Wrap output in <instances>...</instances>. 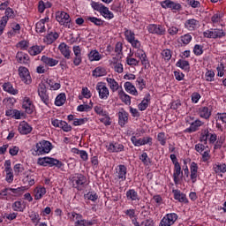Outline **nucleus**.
Instances as JSON below:
<instances>
[{
    "instance_id": "obj_60",
    "label": "nucleus",
    "mask_w": 226,
    "mask_h": 226,
    "mask_svg": "<svg viewBox=\"0 0 226 226\" xmlns=\"http://www.w3.org/2000/svg\"><path fill=\"white\" fill-rule=\"evenodd\" d=\"M126 63L129 66H139V61L135 59V58H132L130 56H127L126 57Z\"/></svg>"
},
{
    "instance_id": "obj_1",
    "label": "nucleus",
    "mask_w": 226,
    "mask_h": 226,
    "mask_svg": "<svg viewBox=\"0 0 226 226\" xmlns=\"http://www.w3.org/2000/svg\"><path fill=\"white\" fill-rule=\"evenodd\" d=\"M69 182L71 186H72L79 192H81V190H84L86 183H87V178L86 177V176L80 173H75L73 175H71V177H69Z\"/></svg>"
},
{
    "instance_id": "obj_52",
    "label": "nucleus",
    "mask_w": 226,
    "mask_h": 226,
    "mask_svg": "<svg viewBox=\"0 0 226 226\" xmlns=\"http://www.w3.org/2000/svg\"><path fill=\"white\" fill-rule=\"evenodd\" d=\"M140 61L145 68H149V66H151V64H149V59H147V55H146V53H142L140 56Z\"/></svg>"
},
{
    "instance_id": "obj_21",
    "label": "nucleus",
    "mask_w": 226,
    "mask_h": 226,
    "mask_svg": "<svg viewBox=\"0 0 226 226\" xmlns=\"http://www.w3.org/2000/svg\"><path fill=\"white\" fill-rule=\"evenodd\" d=\"M174 199L178 200V202H184V204H188V199H186V194L181 192L179 190H173Z\"/></svg>"
},
{
    "instance_id": "obj_53",
    "label": "nucleus",
    "mask_w": 226,
    "mask_h": 226,
    "mask_svg": "<svg viewBox=\"0 0 226 226\" xmlns=\"http://www.w3.org/2000/svg\"><path fill=\"white\" fill-rule=\"evenodd\" d=\"M204 47L202 45L196 44L193 48V54L195 56H202L204 54Z\"/></svg>"
},
{
    "instance_id": "obj_38",
    "label": "nucleus",
    "mask_w": 226,
    "mask_h": 226,
    "mask_svg": "<svg viewBox=\"0 0 226 226\" xmlns=\"http://www.w3.org/2000/svg\"><path fill=\"white\" fill-rule=\"evenodd\" d=\"M105 75H107V70L103 67L99 66L93 71V77H105Z\"/></svg>"
},
{
    "instance_id": "obj_57",
    "label": "nucleus",
    "mask_w": 226,
    "mask_h": 226,
    "mask_svg": "<svg viewBox=\"0 0 226 226\" xmlns=\"http://www.w3.org/2000/svg\"><path fill=\"white\" fill-rule=\"evenodd\" d=\"M180 40L184 45H188L190 41H192V35L190 34H186L180 37Z\"/></svg>"
},
{
    "instance_id": "obj_4",
    "label": "nucleus",
    "mask_w": 226,
    "mask_h": 226,
    "mask_svg": "<svg viewBox=\"0 0 226 226\" xmlns=\"http://www.w3.org/2000/svg\"><path fill=\"white\" fill-rule=\"evenodd\" d=\"M56 19L60 26H64V27H67L68 29L72 28V18H70V14H68L67 12H56Z\"/></svg>"
},
{
    "instance_id": "obj_64",
    "label": "nucleus",
    "mask_w": 226,
    "mask_h": 226,
    "mask_svg": "<svg viewBox=\"0 0 226 226\" xmlns=\"http://www.w3.org/2000/svg\"><path fill=\"white\" fill-rule=\"evenodd\" d=\"M13 170H14L16 176H19L24 170V166L20 163H18V164L14 165Z\"/></svg>"
},
{
    "instance_id": "obj_48",
    "label": "nucleus",
    "mask_w": 226,
    "mask_h": 226,
    "mask_svg": "<svg viewBox=\"0 0 226 226\" xmlns=\"http://www.w3.org/2000/svg\"><path fill=\"white\" fill-rule=\"evenodd\" d=\"M139 160L146 166L151 165V158L147 156V153L144 152L141 155H139Z\"/></svg>"
},
{
    "instance_id": "obj_46",
    "label": "nucleus",
    "mask_w": 226,
    "mask_h": 226,
    "mask_svg": "<svg viewBox=\"0 0 226 226\" xmlns=\"http://www.w3.org/2000/svg\"><path fill=\"white\" fill-rule=\"evenodd\" d=\"M214 170L216 174L222 172V174H225L226 172V164L225 163H218L214 166Z\"/></svg>"
},
{
    "instance_id": "obj_9",
    "label": "nucleus",
    "mask_w": 226,
    "mask_h": 226,
    "mask_svg": "<svg viewBox=\"0 0 226 226\" xmlns=\"http://www.w3.org/2000/svg\"><path fill=\"white\" fill-rule=\"evenodd\" d=\"M205 38H223L225 36V32H223L222 29L218 28H211L210 30H207V32L203 33Z\"/></svg>"
},
{
    "instance_id": "obj_63",
    "label": "nucleus",
    "mask_w": 226,
    "mask_h": 226,
    "mask_svg": "<svg viewBox=\"0 0 226 226\" xmlns=\"http://www.w3.org/2000/svg\"><path fill=\"white\" fill-rule=\"evenodd\" d=\"M60 128L64 131V132H72V125L68 124V123H66L65 121L62 120V124L60 125Z\"/></svg>"
},
{
    "instance_id": "obj_54",
    "label": "nucleus",
    "mask_w": 226,
    "mask_h": 226,
    "mask_svg": "<svg viewBox=\"0 0 226 226\" xmlns=\"http://www.w3.org/2000/svg\"><path fill=\"white\" fill-rule=\"evenodd\" d=\"M38 95L40 96L41 102L45 105H49L50 103V99L49 98V94L47 92H45L43 94H38Z\"/></svg>"
},
{
    "instance_id": "obj_51",
    "label": "nucleus",
    "mask_w": 226,
    "mask_h": 226,
    "mask_svg": "<svg viewBox=\"0 0 226 226\" xmlns=\"http://www.w3.org/2000/svg\"><path fill=\"white\" fill-rule=\"evenodd\" d=\"M157 140L160 142L161 146H165L167 144V136L165 132H159L157 134Z\"/></svg>"
},
{
    "instance_id": "obj_20",
    "label": "nucleus",
    "mask_w": 226,
    "mask_h": 226,
    "mask_svg": "<svg viewBox=\"0 0 226 226\" xmlns=\"http://www.w3.org/2000/svg\"><path fill=\"white\" fill-rule=\"evenodd\" d=\"M16 59H17L18 63H20V64H29V55L26 54L22 51H19L17 53Z\"/></svg>"
},
{
    "instance_id": "obj_12",
    "label": "nucleus",
    "mask_w": 226,
    "mask_h": 226,
    "mask_svg": "<svg viewBox=\"0 0 226 226\" xmlns=\"http://www.w3.org/2000/svg\"><path fill=\"white\" fill-rule=\"evenodd\" d=\"M109 153H121L124 151V146L118 142H111L107 146Z\"/></svg>"
},
{
    "instance_id": "obj_29",
    "label": "nucleus",
    "mask_w": 226,
    "mask_h": 226,
    "mask_svg": "<svg viewBox=\"0 0 226 226\" xmlns=\"http://www.w3.org/2000/svg\"><path fill=\"white\" fill-rule=\"evenodd\" d=\"M57 38H59V34H57V32H55V33L50 32L49 34H48L45 36L44 41L48 45H51V43L53 41H56V40H57Z\"/></svg>"
},
{
    "instance_id": "obj_2",
    "label": "nucleus",
    "mask_w": 226,
    "mask_h": 226,
    "mask_svg": "<svg viewBox=\"0 0 226 226\" xmlns=\"http://www.w3.org/2000/svg\"><path fill=\"white\" fill-rule=\"evenodd\" d=\"M91 7L95 11H99L104 19H107L108 20H112V19H114V13L109 10V7L103 5V4L92 1Z\"/></svg>"
},
{
    "instance_id": "obj_47",
    "label": "nucleus",
    "mask_w": 226,
    "mask_h": 226,
    "mask_svg": "<svg viewBox=\"0 0 226 226\" xmlns=\"http://www.w3.org/2000/svg\"><path fill=\"white\" fill-rule=\"evenodd\" d=\"M29 218H31L33 223H35V225H38V223H40V221L41 220V217H40V214L36 212H31L29 215Z\"/></svg>"
},
{
    "instance_id": "obj_15",
    "label": "nucleus",
    "mask_w": 226,
    "mask_h": 226,
    "mask_svg": "<svg viewBox=\"0 0 226 226\" xmlns=\"http://www.w3.org/2000/svg\"><path fill=\"white\" fill-rule=\"evenodd\" d=\"M18 130L21 135H29L33 132V127L27 122L23 121L19 124Z\"/></svg>"
},
{
    "instance_id": "obj_34",
    "label": "nucleus",
    "mask_w": 226,
    "mask_h": 226,
    "mask_svg": "<svg viewBox=\"0 0 226 226\" xmlns=\"http://www.w3.org/2000/svg\"><path fill=\"white\" fill-rule=\"evenodd\" d=\"M3 89L4 91H5L6 93H9L10 94H19V90L13 88V85H11V83L10 82L4 83L3 85Z\"/></svg>"
},
{
    "instance_id": "obj_10",
    "label": "nucleus",
    "mask_w": 226,
    "mask_h": 226,
    "mask_svg": "<svg viewBox=\"0 0 226 226\" xmlns=\"http://www.w3.org/2000/svg\"><path fill=\"white\" fill-rule=\"evenodd\" d=\"M19 75L25 84H31V74H29V70L24 66L19 68Z\"/></svg>"
},
{
    "instance_id": "obj_56",
    "label": "nucleus",
    "mask_w": 226,
    "mask_h": 226,
    "mask_svg": "<svg viewBox=\"0 0 226 226\" xmlns=\"http://www.w3.org/2000/svg\"><path fill=\"white\" fill-rule=\"evenodd\" d=\"M4 167L5 174H13V170L11 169V161L6 160L4 162Z\"/></svg>"
},
{
    "instance_id": "obj_7",
    "label": "nucleus",
    "mask_w": 226,
    "mask_h": 226,
    "mask_svg": "<svg viewBox=\"0 0 226 226\" xmlns=\"http://www.w3.org/2000/svg\"><path fill=\"white\" fill-rule=\"evenodd\" d=\"M177 214L176 213H170V214H167L161 221L160 225L159 226H171L174 225V223H176V222L177 221Z\"/></svg>"
},
{
    "instance_id": "obj_42",
    "label": "nucleus",
    "mask_w": 226,
    "mask_h": 226,
    "mask_svg": "<svg viewBox=\"0 0 226 226\" xmlns=\"http://www.w3.org/2000/svg\"><path fill=\"white\" fill-rule=\"evenodd\" d=\"M200 116L204 119H209V117H211V111L209 110V108L203 107L200 109Z\"/></svg>"
},
{
    "instance_id": "obj_36",
    "label": "nucleus",
    "mask_w": 226,
    "mask_h": 226,
    "mask_svg": "<svg viewBox=\"0 0 226 226\" xmlns=\"http://www.w3.org/2000/svg\"><path fill=\"white\" fill-rule=\"evenodd\" d=\"M41 52H43V46L35 45L28 49V54H30V56H38V54H41Z\"/></svg>"
},
{
    "instance_id": "obj_31",
    "label": "nucleus",
    "mask_w": 226,
    "mask_h": 226,
    "mask_svg": "<svg viewBox=\"0 0 226 226\" xmlns=\"http://www.w3.org/2000/svg\"><path fill=\"white\" fill-rule=\"evenodd\" d=\"M202 126V121L196 120L191 124V126L185 129L187 133H193V132H197L198 128Z\"/></svg>"
},
{
    "instance_id": "obj_11",
    "label": "nucleus",
    "mask_w": 226,
    "mask_h": 226,
    "mask_svg": "<svg viewBox=\"0 0 226 226\" xmlns=\"http://www.w3.org/2000/svg\"><path fill=\"white\" fill-rule=\"evenodd\" d=\"M162 8H164V10H167V8H170V10H176L177 11H179L181 10V4L172 2L171 0H164L161 2Z\"/></svg>"
},
{
    "instance_id": "obj_39",
    "label": "nucleus",
    "mask_w": 226,
    "mask_h": 226,
    "mask_svg": "<svg viewBox=\"0 0 226 226\" xmlns=\"http://www.w3.org/2000/svg\"><path fill=\"white\" fill-rule=\"evenodd\" d=\"M5 116L8 117H13L14 119H20V112L19 109H7L5 111Z\"/></svg>"
},
{
    "instance_id": "obj_59",
    "label": "nucleus",
    "mask_w": 226,
    "mask_h": 226,
    "mask_svg": "<svg viewBox=\"0 0 226 226\" xmlns=\"http://www.w3.org/2000/svg\"><path fill=\"white\" fill-rule=\"evenodd\" d=\"M86 198L88 200H92V202H95V200H98V194H96V192H89L86 194Z\"/></svg>"
},
{
    "instance_id": "obj_23",
    "label": "nucleus",
    "mask_w": 226,
    "mask_h": 226,
    "mask_svg": "<svg viewBox=\"0 0 226 226\" xmlns=\"http://www.w3.org/2000/svg\"><path fill=\"white\" fill-rule=\"evenodd\" d=\"M41 61L43 62L46 66H56V64H59V60H56L52 57H49L47 56H42L41 58Z\"/></svg>"
},
{
    "instance_id": "obj_13",
    "label": "nucleus",
    "mask_w": 226,
    "mask_h": 226,
    "mask_svg": "<svg viewBox=\"0 0 226 226\" xmlns=\"http://www.w3.org/2000/svg\"><path fill=\"white\" fill-rule=\"evenodd\" d=\"M22 109H25L26 114H33V112H34V104H33V102L29 97H25L23 99Z\"/></svg>"
},
{
    "instance_id": "obj_37",
    "label": "nucleus",
    "mask_w": 226,
    "mask_h": 226,
    "mask_svg": "<svg viewBox=\"0 0 226 226\" xmlns=\"http://www.w3.org/2000/svg\"><path fill=\"white\" fill-rule=\"evenodd\" d=\"M88 59L91 62H93V61H100V59H102V55L100 54V52H98V50L94 49V50H91L89 52Z\"/></svg>"
},
{
    "instance_id": "obj_28",
    "label": "nucleus",
    "mask_w": 226,
    "mask_h": 226,
    "mask_svg": "<svg viewBox=\"0 0 226 226\" xmlns=\"http://www.w3.org/2000/svg\"><path fill=\"white\" fill-rule=\"evenodd\" d=\"M174 173H173V179H174V183L175 185H177L179 183V176H181V174H183V170H181V164H175L174 165Z\"/></svg>"
},
{
    "instance_id": "obj_18",
    "label": "nucleus",
    "mask_w": 226,
    "mask_h": 226,
    "mask_svg": "<svg viewBox=\"0 0 226 226\" xmlns=\"http://www.w3.org/2000/svg\"><path fill=\"white\" fill-rule=\"evenodd\" d=\"M185 27L188 31H195L199 27V20L195 19H187L185 23Z\"/></svg>"
},
{
    "instance_id": "obj_27",
    "label": "nucleus",
    "mask_w": 226,
    "mask_h": 226,
    "mask_svg": "<svg viewBox=\"0 0 226 226\" xmlns=\"http://www.w3.org/2000/svg\"><path fill=\"white\" fill-rule=\"evenodd\" d=\"M176 66L177 68H181V70H184V72H190V62L185 59H179L176 63Z\"/></svg>"
},
{
    "instance_id": "obj_58",
    "label": "nucleus",
    "mask_w": 226,
    "mask_h": 226,
    "mask_svg": "<svg viewBox=\"0 0 226 226\" xmlns=\"http://www.w3.org/2000/svg\"><path fill=\"white\" fill-rule=\"evenodd\" d=\"M87 123V118H75L72 124L73 126H82Z\"/></svg>"
},
{
    "instance_id": "obj_30",
    "label": "nucleus",
    "mask_w": 226,
    "mask_h": 226,
    "mask_svg": "<svg viewBox=\"0 0 226 226\" xmlns=\"http://www.w3.org/2000/svg\"><path fill=\"white\" fill-rule=\"evenodd\" d=\"M34 192L35 200H40V199H42L43 195L47 193V189L45 187L39 186L36 187Z\"/></svg>"
},
{
    "instance_id": "obj_25",
    "label": "nucleus",
    "mask_w": 226,
    "mask_h": 226,
    "mask_svg": "<svg viewBox=\"0 0 226 226\" xmlns=\"http://www.w3.org/2000/svg\"><path fill=\"white\" fill-rule=\"evenodd\" d=\"M10 19H15V11H13V9L8 7L6 8L4 16L2 17L1 20L8 24Z\"/></svg>"
},
{
    "instance_id": "obj_55",
    "label": "nucleus",
    "mask_w": 226,
    "mask_h": 226,
    "mask_svg": "<svg viewBox=\"0 0 226 226\" xmlns=\"http://www.w3.org/2000/svg\"><path fill=\"white\" fill-rule=\"evenodd\" d=\"M161 54L164 58V61H169L170 59H172V51H170V49H164L162 51Z\"/></svg>"
},
{
    "instance_id": "obj_33",
    "label": "nucleus",
    "mask_w": 226,
    "mask_h": 226,
    "mask_svg": "<svg viewBox=\"0 0 226 226\" xmlns=\"http://www.w3.org/2000/svg\"><path fill=\"white\" fill-rule=\"evenodd\" d=\"M118 96L120 100H122V102L125 103V105H132V97H130V95H128L123 90L118 92Z\"/></svg>"
},
{
    "instance_id": "obj_6",
    "label": "nucleus",
    "mask_w": 226,
    "mask_h": 226,
    "mask_svg": "<svg viewBox=\"0 0 226 226\" xmlns=\"http://www.w3.org/2000/svg\"><path fill=\"white\" fill-rule=\"evenodd\" d=\"M147 31L151 33V34H157L158 36H163L167 33L165 26L156 24H150L147 26Z\"/></svg>"
},
{
    "instance_id": "obj_62",
    "label": "nucleus",
    "mask_w": 226,
    "mask_h": 226,
    "mask_svg": "<svg viewBox=\"0 0 226 226\" xmlns=\"http://www.w3.org/2000/svg\"><path fill=\"white\" fill-rule=\"evenodd\" d=\"M186 3L191 8H200V2L197 0H186Z\"/></svg>"
},
{
    "instance_id": "obj_35",
    "label": "nucleus",
    "mask_w": 226,
    "mask_h": 226,
    "mask_svg": "<svg viewBox=\"0 0 226 226\" xmlns=\"http://www.w3.org/2000/svg\"><path fill=\"white\" fill-rule=\"evenodd\" d=\"M106 80L108 82L109 87L111 89V91H113V93H116V91L119 89V83H117L116 79L112 78H107Z\"/></svg>"
},
{
    "instance_id": "obj_49",
    "label": "nucleus",
    "mask_w": 226,
    "mask_h": 226,
    "mask_svg": "<svg viewBox=\"0 0 226 226\" xmlns=\"http://www.w3.org/2000/svg\"><path fill=\"white\" fill-rule=\"evenodd\" d=\"M94 112L98 114V116H102L103 117H109V113L103 110L102 105H97L94 107Z\"/></svg>"
},
{
    "instance_id": "obj_26",
    "label": "nucleus",
    "mask_w": 226,
    "mask_h": 226,
    "mask_svg": "<svg viewBox=\"0 0 226 226\" xmlns=\"http://www.w3.org/2000/svg\"><path fill=\"white\" fill-rule=\"evenodd\" d=\"M124 87L127 93H130V94H133V96H139V92H137V88H135V86H133L132 82H125Z\"/></svg>"
},
{
    "instance_id": "obj_41",
    "label": "nucleus",
    "mask_w": 226,
    "mask_h": 226,
    "mask_svg": "<svg viewBox=\"0 0 226 226\" xmlns=\"http://www.w3.org/2000/svg\"><path fill=\"white\" fill-rule=\"evenodd\" d=\"M65 102H66V94H60L56 96L55 100V105H56V107H61L64 105Z\"/></svg>"
},
{
    "instance_id": "obj_22",
    "label": "nucleus",
    "mask_w": 226,
    "mask_h": 226,
    "mask_svg": "<svg viewBox=\"0 0 226 226\" xmlns=\"http://www.w3.org/2000/svg\"><path fill=\"white\" fill-rule=\"evenodd\" d=\"M191 181L192 183H197V177L199 176L197 172H199V166L197 162L191 163Z\"/></svg>"
},
{
    "instance_id": "obj_40",
    "label": "nucleus",
    "mask_w": 226,
    "mask_h": 226,
    "mask_svg": "<svg viewBox=\"0 0 226 226\" xmlns=\"http://www.w3.org/2000/svg\"><path fill=\"white\" fill-rule=\"evenodd\" d=\"M12 209L13 211H19L20 213H23L24 209H26V204H24V201H15L12 204Z\"/></svg>"
},
{
    "instance_id": "obj_5",
    "label": "nucleus",
    "mask_w": 226,
    "mask_h": 226,
    "mask_svg": "<svg viewBox=\"0 0 226 226\" xmlns=\"http://www.w3.org/2000/svg\"><path fill=\"white\" fill-rule=\"evenodd\" d=\"M49 151H52V143L48 140H41L36 143L35 152L40 154H47Z\"/></svg>"
},
{
    "instance_id": "obj_24",
    "label": "nucleus",
    "mask_w": 226,
    "mask_h": 226,
    "mask_svg": "<svg viewBox=\"0 0 226 226\" xmlns=\"http://www.w3.org/2000/svg\"><path fill=\"white\" fill-rule=\"evenodd\" d=\"M127 123H128V112L122 109V111L118 112V124H120L123 127Z\"/></svg>"
},
{
    "instance_id": "obj_44",
    "label": "nucleus",
    "mask_w": 226,
    "mask_h": 226,
    "mask_svg": "<svg viewBox=\"0 0 226 226\" xmlns=\"http://www.w3.org/2000/svg\"><path fill=\"white\" fill-rule=\"evenodd\" d=\"M112 63L115 64L114 70L117 72V73H123L124 68H123V64L117 63V59L116 57L112 58Z\"/></svg>"
},
{
    "instance_id": "obj_17",
    "label": "nucleus",
    "mask_w": 226,
    "mask_h": 226,
    "mask_svg": "<svg viewBox=\"0 0 226 226\" xmlns=\"http://www.w3.org/2000/svg\"><path fill=\"white\" fill-rule=\"evenodd\" d=\"M58 50H60L61 54L65 57V59H70L72 56V50H70V46H68L66 43L62 42L58 46Z\"/></svg>"
},
{
    "instance_id": "obj_3",
    "label": "nucleus",
    "mask_w": 226,
    "mask_h": 226,
    "mask_svg": "<svg viewBox=\"0 0 226 226\" xmlns=\"http://www.w3.org/2000/svg\"><path fill=\"white\" fill-rule=\"evenodd\" d=\"M37 163L41 167H47L48 165L50 167H57V169H61V167H63L61 161L52 157H41L38 159Z\"/></svg>"
},
{
    "instance_id": "obj_50",
    "label": "nucleus",
    "mask_w": 226,
    "mask_h": 226,
    "mask_svg": "<svg viewBox=\"0 0 226 226\" xmlns=\"http://www.w3.org/2000/svg\"><path fill=\"white\" fill-rule=\"evenodd\" d=\"M124 36L125 40L130 43L131 41H133L135 40V33H133L132 30H125L124 31Z\"/></svg>"
},
{
    "instance_id": "obj_14",
    "label": "nucleus",
    "mask_w": 226,
    "mask_h": 226,
    "mask_svg": "<svg viewBox=\"0 0 226 226\" xmlns=\"http://www.w3.org/2000/svg\"><path fill=\"white\" fill-rule=\"evenodd\" d=\"M128 172V169L126 166L120 164L118 165V169H117L116 176L117 179H120V181H126V174Z\"/></svg>"
},
{
    "instance_id": "obj_45",
    "label": "nucleus",
    "mask_w": 226,
    "mask_h": 226,
    "mask_svg": "<svg viewBox=\"0 0 226 226\" xmlns=\"http://www.w3.org/2000/svg\"><path fill=\"white\" fill-rule=\"evenodd\" d=\"M46 84L49 86L51 91H57V89L61 88V84L56 83L52 79H47Z\"/></svg>"
},
{
    "instance_id": "obj_19",
    "label": "nucleus",
    "mask_w": 226,
    "mask_h": 226,
    "mask_svg": "<svg viewBox=\"0 0 226 226\" xmlns=\"http://www.w3.org/2000/svg\"><path fill=\"white\" fill-rule=\"evenodd\" d=\"M151 102V94H147L142 100V102L138 105L139 110L141 112L146 110L149 107V102Z\"/></svg>"
},
{
    "instance_id": "obj_32",
    "label": "nucleus",
    "mask_w": 226,
    "mask_h": 226,
    "mask_svg": "<svg viewBox=\"0 0 226 226\" xmlns=\"http://www.w3.org/2000/svg\"><path fill=\"white\" fill-rule=\"evenodd\" d=\"M85 20H87L88 22H91L94 26H97L98 27L103 26L105 21H103L102 19H98L96 17H91V16H87L85 18Z\"/></svg>"
},
{
    "instance_id": "obj_61",
    "label": "nucleus",
    "mask_w": 226,
    "mask_h": 226,
    "mask_svg": "<svg viewBox=\"0 0 226 226\" xmlns=\"http://www.w3.org/2000/svg\"><path fill=\"white\" fill-rule=\"evenodd\" d=\"M35 31L36 33H45V25L42 22H37L35 25Z\"/></svg>"
},
{
    "instance_id": "obj_16",
    "label": "nucleus",
    "mask_w": 226,
    "mask_h": 226,
    "mask_svg": "<svg viewBox=\"0 0 226 226\" xmlns=\"http://www.w3.org/2000/svg\"><path fill=\"white\" fill-rule=\"evenodd\" d=\"M126 199L127 200H130L131 202H139L140 201V196H139V192L135 191V189H129L126 193Z\"/></svg>"
},
{
    "instance_id": "obj_43",
    "label": "nucleus",
    "mask_w": 226,
    "mask_h": 226,
    "mask_svg": "<svg viewBox=\"0 0 226 226\" xmlns=\"http://www.w3.org/2000/svg\"><path fill=\"white\" fill-rule=\"evenodd\" d=\"M93 109V102H90L89 104H80L77 107L78 112H89Z\"/></svg>"
},
{
    "instance_id": "obj_8",
    "label": "nucleus",
    "mask_w": 226,
    "mask_h": 226,
    "mask_svg": "<svg viewBox=\"0 0 226 226\" xmlns=\"http://www.w3.org/2000/svg\"><path fill=\"white\" fill-rule=\"evenodd\" d=\"M96 91H98L99 98H101V100H107L110 94L109 88L103 82L97 83Z\"/></svg>"
}]
</instances>
